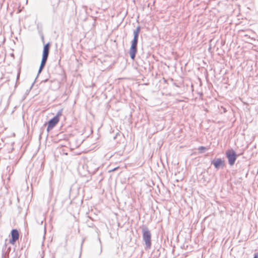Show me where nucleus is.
<instances>
[{"instance_id": "obj_15", "label": "nucleus", "mask_w": 258, "mask_h": 258, "mask_svg": "<svg viewBox=\"0 0 258 258\" xmlns=\"http://www.w3.org/2000/svg\"><path fill=\"white\" fill-rule=\"evenodd\" d=\"M98 240H99L100 244V252H99V254H100L102 253V245H101V240H100V238L99 237H98Z\"/></svg>"}, {"instance_id": "obj_6", "label": "nucleus", "mask_w": 258, "mask_h": 258, "mask_svg": "<svg viewBox=\"0 0 258 258\" xmlns=\"http://www.w3.org/2000/svg\"><path fill=\"white\" fill-rule=\"evenodd\" d=\"M137 51H138L137 45L131 44L130 48V50H129V54H130L131 58L133 60H134L135 59Z\"/></svg>"}, {"instance_id": "obj_5", "label": "nucleus", "mask_w": 258, "mask_h": 258, "mask_svg": "<svg viewBox=\"0 0 258 258\" xmlns=\"http://www.w3.org/2000/svg\"><path fill=\"white\" fill-rule=\"evenodd\" d=\"M59 120V118H58L57 117H53L51 118L48 122V125L47 127V132H49L50 130H51L53 128L55 125L58 122Z\"/></svg>"}, {"instance_id": "obj_1", "label": "nucleus", "mask_w": 258, "mask_h": 258, "mask_svg": "<svg viewBox=\"0 0 258 258\" xmlns=\"http://www.w3.org/2000/svg\"><path fill=\"white\" fill-rule=\"evenodd\" d=\"M143 233V240L145 242V249H149L151 247V233L148 227L143 225L141 227Z\"/></svg>"}, {"instance_id": "obj_2", "label": "nucleus", "mask_w": 258, "mask_h": 258, "mask_svg": "<svg viewBox=\"0 0 258 258\" xmlns=\"http://www.w3.org/2000/svg\"><path fill=\"white\" fill-rule=\"evenodd\" d=\"M225 155L228 159L229 164L230 166H233L235 164L238 156L236 152L233 149H228L226 151Z\"/></svg>"}, {"instance_id": "obj_16", "label": "nucleus", "mask_w": 258, "mask_h": 258, "mask_svg": "<svg viewBox=\"0 0 258 258\" xmlns=\"http://www.w3.org/2000/svg\"><path fill=\"white\" fill-rule=\"evenodd\" d=\"M118 167H115L112 169H111L110 170H109V172H112V171H114L115 170H116Z\"/></svg>"}, {"instance_id": "obj_19", "label": "nucleus", "mask_w": 258, "mask_h": 258, "mask_svg": "<svg viewBox=\"0 0 258 258\" xmlns=\"http://www.w3.org/2000/svg\"><path fill=\"white\" fill-rule=\"evenodd\" d=\"M88 226L90 227H92L93 226V224L92 223L88 224Z\"/></svg>"}, {"instance_id": "obj_21", "label": "nucleus", "mask_w": 258, "mask_h": 258, "mask_svg": "<svg viewBox=\"0 0 258 258\" xmlns=\"http://www.w3.org/2000/svg\"><path fill=\"white\" fill-rule=\"evenodd\" d=\"M84 241H85V239H83V240H82V243H81V247H82V246H83V243H84Z\"/></svg>"}, {"instance_id": "obj_17", "label": "nucleus", "mask_w": 258, "mask_h": 258, "mask_svg": "<svg viewBox=\"0 0 258 258\" xmlns=\"http://www.w3.org/2000/svg\"><path fill=\"white\" fill-rule=\"evenodd\" d=\"M253 258H258V253H255L253 255Z\"/></svg>"}, {"instance_id": "obj_9", "label": "nucleus", "mask_w": 258, "mask_h": 258, "mask_svg": "<svg viewBox=\"0 0 258 258\" xmlns=\"http://www.w3.org/2000/svg\"><path fill=\"white\" fill-rule=\"evenodd\" d=\"M62 110H63L62 109H59L57 111V112L56 114L55 115V116H54L55 117H57L58 118H59V117L62 115Z\"/></svg>"}, {"instance_id": "obj_7", "label": "nucleus", "mask_w": 258, "mask_h": 258, "mask_svg": "<svg viewBox=\"0 0 258 258\" xmlns=\"http://www.w3.org/2000/svg\"><path fill=\"white\" fill-rule=\"evenodd\" d=\"M50 47V42H48L46 44L44 45L43 52H42V56L48 57Z\"/></svg>"}, {"instance_id": "obj_11", "label": "nucleus", "mask_w": 258, "mask_h": 258, "mask_svg": "<svg viewBox=\"0 0 258 258\" xmlns=\"http://www.w3.org/2000/svg\"><path fill=\"white\" fill-rule=\"evenodd\" d=\"M138 39H135V38H133V39L131 41V44L138 45Z\"/></svg>"}, {"instance_id": "obj_20", "label": "nucleus", "mask_w": 258, "mask_h": 258, "mask_svg": "<svg viewBox=\"0 0 258 258\" xmlns=\"http://www.w3.org/2000/svg\"><path fill=\"white\" fill-rule=\"evenodd\" d=\"M20 77V72L18 73L17 76V80H18L19 78Z\"/></svg>"}, {"instance_id": "obj_8", "label": "nucleus", "mask_w": 258, "mask_h": 258, "mask_svg": "<svg viewBox=\"0 0 258 258\" xmlns=\"http://www.w3.org/2000/svg\"><path fill=\"white\" fill-rule=\"evenodd\" d=\"M48 57L42 56L41 61L40 64L45 66Z\"/></svg>"}, {"instance_id": "obj_13", "label": "nucleus", "mask_w": 258, "mask_h": 258, "mask_svg": "<svg viewBox=\"0 0 258 258\" xmlns=\"http://www.w3.org/2000/svg\"><path fill=\"white\" fill-rule=\"evenodd\" d=\"M133 34H134V38H135V39H139V33H137L136 32H133Z\"/></svg>"}, {"instance_id": "obj_14", "label": "nucleus", "mask_w": 258, "mask_h": 258, "mask_svg": "<svg viewBox=\"0 0 258 258\" xmlns=\"http://www.w3.org/2000/svg\"><path fill=\"white\" fill-rule=\"evenodd\" d=\"M45 66H42V65H40L39 66V70H38V74H39L42 71V70L43 69V68H44Z\"/></svg>"}, {"instance_id": "obj_18", "label": "nucleus", "mask_w": 258, "mask_h": 258, "mask_svg": "<svg viewBox=\"0 0 258 258\" xmlns=\"http://www.w3.org/2000/svg\"><path fill=\"white\" fill-rule=\"evenodd\" d=\"M41 39H42V42L44 43V36L43 35H41Z\"/></svg>"}, {"instance_id": "obj_12", "label": "nucleus", "mask_w": 258, "mask_h": 258, "mask_svg": "<svg viewBox=\"0 0 258 258\" xmlns=\"http://www.w3.org/2000/svg\"><path fill=\"white\" fill-rule=\"evenodd\" d=\"M141 26H138L136 29L135 30H134V32H136L137 33H139L140 34V32L141 31Z\"/></svg>"}, {"instance_id": "obj_3", "label": "nucleus", "mask_w": 258, "mask_h": 258, "mask_svg": "<svg viewBox=\"0 0 258 258\" xmlns=\"http://www.w3.org/2000/svg\"><path fill=\"white\" fill-rule=\"evenodd\" d=\"M11 234V238L10 239V243L14 245L19 238V233L17 229H13L12 230Z\"/></svg>"}, {"instance_id": "obj_23", "label": "nucleus", "mask_w": 258, "mask_h": 258, "mask_svg": "<svg viewBox=\"0 0 258 258\" xmlns=\"http://www.w3.org/2000/svg\"><path fill=\"white\" fill-rule=\"evenodd\" d=\"M47 80H48L47 79H46V80H45V82H46Z\"/></svg>"}, {"instance_id": "obj_10", "label": "nucleus", "mask_w": 258, "mask_h": 258, "mask_svg": "<svg viewBox=\"0 0 258 258\" xmlns=\"http://www.w3.org/2000/svg\"><path fill=\"white\" fill-rule=\"evenodd\" d=\"M206 150V148L204 146H200L198 148V150L199 151L200 153H204Z\"/></svg>"}, {"instance_id": "obj_22", "label": "nucleus", "mask_w": 258, "mask_h": 258, "mask_svg": "<svg viewBox=\"0 0 258 258\" xmlns=\"http://www.w3.org/2000/svg\"><path fill=\"white\" fill-rule=\"evenodd\" d=\"M42 223H43V221H41V224H42Z\"/></svg>"}, {"instance_id": "obj_4", "label": "nucleus", "mask_w": 258, "mask_h": 258, "mask_svg": "<svg viewBox=\"0 0 258 258\" xmlns=\"http://www.w3.org/2000/svg\"><path fill=\"white\" fill-rule=\"evenodd\" d=\"M211 164L213 165L216 169H219L220 168H223L224 167L225 162L221 158H217L211 161Z\"/></svg>"}]
</instances>
